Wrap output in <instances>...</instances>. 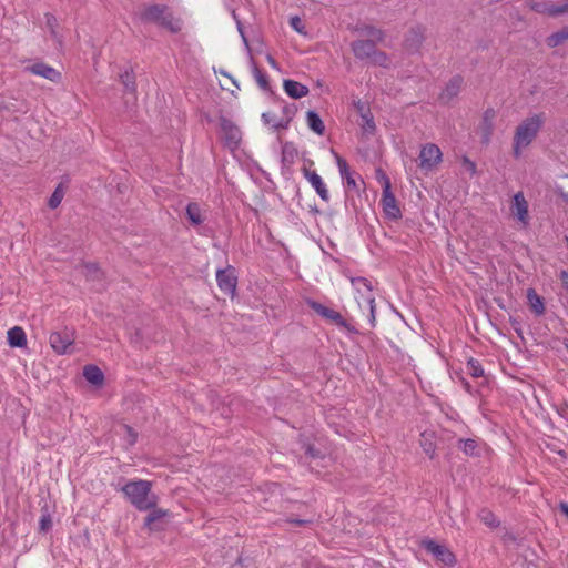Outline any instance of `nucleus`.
I'll return each mask as SVG.
<instances>
[{"instance_id":"obj_51","label":"nucleus","mask_w":568,"mask_h":568,"mask_svg":"<svg viewBox=\"0 0 568 568\" xmlns=\"http://www.w3.org/2000/svg\"><path fill=\"white\" fill-rule=\"evenodd\" d=\"M341 327L346 329L351 334H357L358 333V331L354 326L349 325L347 322H346L345 326H341Z\"/></svg>"},{"instance_id":"obj_45","label":"nucleus","mask_w":568,"mask_h":568,"mask_svg":"<svg viewBox=\"0 0 568 568\" xmlns=\"http://www.w3.org/2000/svg\"><path fill=\"white\" fill-rule=\"evenodd\" d=\"M282 110H283L282 118L288 119V123H290L294 115V108L290 106V105H284Z\"/></svg>"},{"instance_id":"obj_35","label":"nucleus","mask_w":568,"mask_h":568,"mask_svg":"<svg viewBox=\"0 0 568 568\" xmlns=\"http://www.w3.org/2000/svg\"><path fill=\"white\" fill-rule=\"evenodd\" d=\"M467 369H468V373L473 376V377H480L484 375V368L481 366V364L475 359V358H469L468 362H467Z\"/></svg>"},{"instance_id":"obj_17","label":"nucleus","mask_w":568,"mask_h":568,"mask_svg":"<svg viewBox=\"0 0 568 568\" xmlns=\"http://www.w3.org/2000/svg\"><path fill=\"white\" fill-rule=\"evenodd\" d=\"M283 88L285 93L293 99H301L310 92L306 85L294 80H284Z\"/></svg>"},{"instance_id":"obj_44","label":"nucleus","mask_w":568,"mask_h":568,"mask_svg":"<svg viewBox=\"0 0 568 568\" xmlns=\"http://www.w3.org/2000/svg\"><path fill=\"white\" fill-rule=\"evenodd\" d=\"M463 165L465 166V169L467 171H469L471 174H475L476 173V164L474 161H471L470 159H468L467 156H464L463 158Z\"/></svg>"},{"instance_id":"obj_34","label":"nucleus","mask_w":568,"mask_h":568,"mask_svg":"<svg viewBox=\"0 0 568 568\" xmlns=\"http://www.w3.org/2000/svg\"><path fill=\"white\" fill-rule=\"evenodd\" d=\"M63 196H64V190H63V186L60 184L57 186V189L51 194V196L48 201L49 207L57 209L61 204Z\"/></svg>"},{"instance_id":"obj_1","label":"nucleus","mask_w":568,"mask_h":568,"mask_svg":"<svg viewBox=\"0 0 568 568\" xmlns=\"http://www.w3.org/2000/svg\"><path fill=\"white\" fill-rule=\"evenodd\" d=\"M352 287L354 290V297L362 314H367L368 323L372 328L376 326V305L373 286L366 277H352Z\"/></svg>"},{"instance_id":"obj_14","label":"nucleus","mask_w":568,"mask_h":568,"mask_svg":"<svg viewBox=\"0 0 568 568\" xmlns=\"http://www.w3.org/2000/svg\"><path fill=\"white\" fill-rule=\"evenodd\" d=\"M304 176L306 178V180L310 182V184L312 185V187L316 191L317 195L324 201V202H328L329 201V193H328V190L326 187V184L324 183L323 179L321 178V175H318L315 171H310V170H306L304 172Z\"/></svg>"},{"instance_id":"obj_15","label":"nucleus","mask_w":568,"mask_h":568,"mask_svg":"<svg viewBox=\"0 0 568 568\" xmlns=\"http://www.w3.org/2000/svg\"><path fill=\"white\" fill-rule=\"evenodd\" d=\"M28 70L31 73L48 79L52 82H59L61 79V73L45 63H34L33 65L29 67Z\"/></svg>"},{"instance_id":"obj_46","label":"nucleus","mask_w":568,"mask_h":568,"mask_svg":"<svg viewBox=\"0 0 568 568\" xmlns=\"http://www.w3.org/2000/svg\"><path fill=\"white\" fill-rule=\"evenodd\" d=\"M547 16H549V17L560 16V10H559L558 4H548Z\"/></svg>"},{"instance_id":"obj_7","label":"nucleus","mask_w":568,"mask_h":568,"mask_svg":"<svg viewBox=\"0 0 568 568\" xmlns=\"http://www.w3.org/2000/svg\"><path fill=\"white\" fill-rule=\"evenodd\" d=\"M383 179L382 205L384 213L390 219H398L400 216V210L397 206L394 194L392 193L389 179L387 176H383Z\"/></svg>"},{"instance_id":"obj_22","label":"nucleus","mask_w":568,"mask_h":568,"mask_svg":"<svg viewBox=\"0 0 568 568\" xmlns=\"http://www.w3.org/2000/svg\"><path fill=\"white\" fill-rule=\"evenodd\" d=\"M463 84V78L462 77H454L450 79V81L446 84L443 93L442 99L450 100L454 97H456L462 88Z\"/></svg>"},{"instance_id":"obj_48","label":"nucleus","mask_w":568,"mask_h":568,"mask_svg":"<svg viewBox=\"0 0 568 568\" xmlns=\"http://www.w3.org/2000/svg\"><path fill=\"white\" fill-rule=\"evenodd\" d=\"M494 116H495V112H494L493 110H487V111L485 112V114H484V121H485L486 123H488V130H490V126H491V124H490V123H491V121H493Z\"/></svg>"},{"instance_id":"obj_5","label":"nucleus","mask_w":568,"mask_h":568,"mask_svg":"<svg viewBox=\"0 0 568 568\" xmlns=\"http://www.w3.org/2000/svg\"><path fill=\"white\" fill-rule=\"evenodd\" d=\"M528 202L524 196L523 192H517L513 196V201L510 204V212L514 219L520 224L523 229H526L529 225V211H528Z\"/></svg>"},{"instance_id":"obj_30","label":"nucleus","mask_w":568,"mask_h":568,"mask_svg":"<svg viewBox=\"0 0 568 568\" xmlns=\"http://www.w3.org/2000/svg\"><path fill=\"white\" fill-rule=\"evenodd\" d=\"M44 18H45V26L49 29L52 38L57 41L58 44H61L62 41H61V38H60V36H59V33L57 31V28H58V20H57V18L53 14H51V13H47L44 16Z\"/></svg>"},{"instance_id":"obj_19","label":"nucleus","mask_w":568,"mask_h":568,"mask_svg":"<svg viewBox=\"0 0 568 568\" xmlns=\"http://www.w3.org/2000/svg\"><path fill=\"white\" fill-rule=\"evenodd\" d=\"M8 342L12 347H24L27 345V336L24 331L14 326L8 331Z\"/></svg>"},{"instance_id":"obj_32","label":"nucleus","mask_w":568,"mask_h":568,"mask_svg":"<svg viewBox=\"0 0 568 568\" xmlns=\"http://www.w3.org/2000/svg\"><path fill=\"white\" fill-rule=\"evenodd\" d=\"M567 39H568V29H562V30L549 36L547 39V43L549 47L555 48V47L560 45Z\"/></svg>"},{"instance_id":"obj_12","label":"nucleus","mask_w":568,"mask_h":568,"mask_svg":"<svg viewBox=\"0 0 568 568\" xmlns=\"http://www.w3.org/2000/svg\"><path fill=\"white\" fill-rule=\"evenodd\" d=\"M52 349L60 355L67 354L72 346L73 339L67 332H53L49 337Z\"/></svg>"},{"instance_id":"obj_2","label":"nucleus","mask_w":568,"mask_h":568,"mask_svg":"<svg viewBox=\"0 0 568 568\" xmlns=\"http://www.w3.org/2000/svg\"><path fill=\"white\" fill-rule=\"evenodd\" d=\"M545 119L542 114H534L525 119L516 129L514 135L513 153L515 158H520L525 150L537 136Z\"/></svg>"},{"instance_id":"obj_3","label":"nucleus","mask_w":568,"mask_h":568,"mask_svg":"<svg viewBox=\"0 0 568 568\" xmlns=\"http://www.w3.org/2000/svg\"><path fill=\"white\" fill-rule=\"evenodd\" d=\"M121 490L139 510H149L156 505V497L151 493V483L148 480H131Z\"/></svg>"},{"instance_id":"obj_37","label":"nucleus","mask_w":568,"mask_h":568,"mask_svg":"<svg viewBox=\"0 0 568 568\" xmlns=\"http://www.w3.org/2000/svg\"><path fill=\"white\" fill-rule=\"evenodd\" d=\"M371 61L374 64H377L381 67H387V64H388L387 55L385 53L376 51V50H375L374 54L371 57Z\"/></svg>"},{"instance_id":"obj_20","label":"nucleus","mask_w":568,"mask_h":568,"mask_svg":"<svg viewBox=\"0 0 568 568\" xmlns=\"http://www.w3.org/2000/svg\"><path fill=\"white\" fill-rule=\"evenodd\" d=\"M527 298L534 313L538 316L545 313L544 300L536 293L534 288H528Z\"/></svg>"},{"instance_id":"obj_6","label":"nucleus","mask_w":568,"mask_h":568,"mask_svg":"<svg viewBox=\"0 0 568 568\" xmlns=\"http://www.w3.org/2000/svg\"><path fill=\"white\" fill-rule=\"evenodd\" d=\"M442 151L438 145L434 143H427L420 149L419 153V166L422 170L432 171L442 161Z\"/></svg>"},{"instance_id":"obj_36","label":"nucleus","mask_w":568,"mask_h":568,"mask_svg":"<svg viewBox=\"0 0 568 568\" xmlns=\"http://www.w3.org/2000/svg\"><path fill=\"white\" fill-rule=\"evenodd\" d=\"M429 436H430L429 434L423 433L420 445H422L425 454L428 455L430 458H433L435 456L436 448H435L434 443L430 439H428Z\"/></svg>"},{"instance_id":"obj_4","label":"nucleus","mask_w":568,"mask_h":568,"mask_svg":"<svg viewBox=\"0 0 568 568\" xmlns=\"http://www.w3.org/2000/svg\"><path fill=\"white\" fill-rule=\"evenodd\" d=\"M141 19L145 22H153L171 32H178L181 29L180 21L174 19L168 7L153 4L146 7L141 13Z\"/></svg>"},{"instance_id":"obj_50","label":"nucleus","mask_w":568,"mask_h":568,"mask_svg":"<svg viewBox=\"0 0 568 568\" xmlns=\"http://www.w3.org/2000/svg\"><path fill=\"white\" fill-rule=\"evenodd\" d=\"M368 34H369V36H372V37H373L374 39H376V40H381V39H382V37H383L382 31H381V30H378V29H374V28H372V29L369 30Z\"/></svg>"},{"instance_id":"obj_38","label":"nucleus","mask_w":568,"mask_h":568,"mask_svg":"<svg viewBox=\"0 0 568 568\" xmlns=\"http://www.w3.org/2000/svg\"><path fill=\"white\" fill-rule=\"evenodd\" d=\"M39 526H40L41 531H43V532L49 531L52 527L51 516L49 514H42L40 517Z\"/></svg>"},{"instance_id":"obj_10","label":"nucleus","mask_w":568,"mask_h":568,"mask_svg":"<svg viewBox=\"0 0 568 568\" xmlns=\"http://www.w3.org/2000/svg\"><path fill=\"white\" fill-rule=\"evenodd\" d=\"M424 548L430 552L438 561L443 562L446 566H453L456 561L454 554L434 540L424 541Z\"/></svg>"},{"instance_id":"obj_49","label":"nucleus","mask_w":568,"mask_h":568,"mask_svg":"<svg viewBox=\"0 0 568 568\" xmlns=\"http://www.w3.org/2000/svg\"><path fill=\"white\" fill-rule=\"evenodd\" d=\"M266 61L268 62L270 67L274 70H280L278 63L275 61V59L271 55H266Z\"/></svg>"},{"instance_id":"obj_13","label":"nucleus","mask_w":568,"mask_h":568,"mask_svg":"<svg viewBox=\"0 0 568 568\" xmlns=\"http://www.w3.org/2000/svg\"><path fill=\"white\" fill-rule=\"evenodd\" d=\"M308 305L318 315H321L322 317H324L326 320L332 321L337 326H345L346 325V321L343 318L341 313L334 311L333 308H329V307H327V306H325V305H323V304H321V303H318L316 301H311L308 303Z\"/></svg>"},{"instance_id":"obj_25","label":"nucleus","mask_w":568,"mask_h":568,"mask_svg":"<svg viewBox=\"0 0 568 568\" xmlns=\"http://www.w3.org/2000/svg\"><path fill=\"white\" fill-rule=\"evenodd\" d=\"M251 68H252L253 77H254L256 83L258 84V87L263 91H268L270 90L268 78H267L266 73H264L262 70H260L257 68L255 61L252 58H251Z\"/></svg>"},{"instance_id":"obj_39","label":"nucleus","mask_w":568,"mask_h":568,"mask_svg":"<svg viewBox=\"0 0 568 568\" xmlns=\"http://www.w3.org/2000/svg\"><path fill=\"white\" fill-rule=\"evenodd\" d=\"M290 26L298 33L304 34V24L300 17L295 16L290 19Z\"/></svg>"},{"instance_id":"obj_52","label":"nucleus","mask_w":568,"mask_h":568,"mask_svg":"<svg viewBox=\"0 0 568 568\" xmlns=\"http://www.w3.org/2000/svg\"><path fill=\"white\" fill-rule=\"evenodd\" d=\"M558 7L560 10V14L568 13V2H566L564 4H558Z\"/></svg>"},{"instance_id":"obj_26","label":"nucleus","mask_w":568,"mask_h":568,"mask_svg":"<svg viewBox=\"0 0 568 568\" xmlns=\"http://www.w3.org/2000/svg\"><path fill=\"white\" fill-rule=\"evenodd\" d=\"M423 39H424L423 30H422V28L417 27V28H413L409 31L406 42H407L408 48L417 49L420 45Z\"/></svg>"},{"instance_id":"obj_40","label":"nucleus","mask_w":568,"mask_h":568,"mask_svg":"<svg viewBox=\"0 0 568 568\" xmlns=\"http://www.w3.org/2000/svg\"><path fill=\"white\" fill-rule=\"evenodd\" d=\"M121 428L126 434L128 445L131 446V445L135 444L136 437H138L136 433H134V430L131 427L126 426V425H123Z\"/></svg>"},{"instance_id":"obj_28","label":"nucleus","mask_w":568,"mask_h":568,"mask_svg":"<svg viewBox=\"0 0 568 568\" xmlns=\"http://www.w3.org/2000/svg\"><path fill=\"white\" fill-rule=\"evenodd\" d=\"M120 79L125 90L129 92L135 91V77L131 69H125L121 74Z\"/></svg>"},{"instance_id":"obj_54","label":"nucleus","mask_w":568,"mask_h":568,"mask_svg":"<svg viewBox=\"0 0 568 568\" xmlns=\"http://www.w3.org/2000/svg\"><path fill=\"white\" fill-rule=\"evenodd\" d=\"M221 74H223V75H225V77L230 78V79L232 80L233 84H234V85H236V88H239V84L236 83V81H235V80H234V79H233V78H232V77H231L226 71H223V70H222V71H221Z\"/></svg>"},{"instance_id":"obj_31","label":"nucleus","mask_w":568,"mask_h":568,"mask_svg":"<svg viewBox=\"0 0 568 568\" xmlns=\"http://www.w3.org/2000/svg\"><path fill=\"white\" fill-rule=\"evenodd\" d=\"M362 116V130L365 134H373L375 132V122L372 113L369 111L363 112Z\"/></svg>"},{"instance_id":"obj_23","label":"nucleus","mask_w":568,"mask_h":568,"mask_svg":"<svg viewBox=\"0 0 568 568\" xmlns=\"http://www.w3.org/2000/svg\"><path fill=\"white\" fill-rule=\"evenodd\" d=\"M306 121H307L308 128L313 132L317 133L318 135L324 134L325 125H324L322 119L320 118V115L315 111H313V110L307 111Z\"/></svg>"},{"instance_id":"obj_43","label":"nucleus","mask_w":568,"mask_h":568,"mask_svg":"<svg viewBox=\"0 0 568 568\" xmlns=\"http://www.w3.org/2000/svg\"><path fill=\"white\" fill-rule=\"evenodd\" d=\"M233 17H234V19L236 21V27H237L239 33H240V36H241V38L243 40V43H244L245 48L247 50H250L248 41H247V38L245 37L243 26H242L241 21L236 18L235 14H233Z\"/></svg>"},{"instance_id":"obj_53","label":"nucleus","mask_w":568,"mask_h":568,"mask_svg":"<svg viewBox=\"0 0 568 568\" xmlns=\"http://www.w3.org/2000/svg\"><path fill=\"white\" fill-rule=\"evenodd\" d=\"M560 509L568 517V504L562 503Z\"/></svg>"},{"instance_id":"obj_42","label":"nucleus","mask_w":568,"mask_h":568,"mask_svg":"<svg viewBox=\"0 0 568 568\" xmlns=\"http://www.w3.org/2000/svg\"><path fill=\"white\" fill-rule=\"evenodd\" d=\"M162 516L163 513L161 510L152 511L151 514L148 515L145 519V525L151 528L152 524Z\"/></svg>"},{"instance_id":"obj_41","label":"nucleus","mask_w":568,"mask_h":568,"mask_svg":"<svg viewBox=\"0 0 568 568\" xmlns=\"http://www.w3.org/2000/svg\"><path fill=\"white\" fill-rule=\"evenodd\" d=\"M529 8L535 12L547 14L548 4L545 2H531Z\"/></svg>"},{"instance_id":"obj_11","label":"nucleus","mask_w":568,"mask_h":568,"mask_svg":"<svg viewBox=\"0 0 568 568\" xmlns=\"http://www.w3.org/2000/svg\"><path fill=\"white\" fill-rule=\"evenodd\" d=\"M332 153L335 158L336 165L338 168L345 187H347L348 190L358 191L359 187L357 184L356 175L354 172L349 170L347 162L343 158H341L334 150H332Z\"/></svg>"},{"instance_id":"obj_8","label":"nucleus","mask_w":568,"mask_h":568,"mask_svg":"<svg viewBox=\"0 0 568 568\" xmlns=\"http://www.w3.org/2000/svg\"><path fill=\"white\" fill-rule=\"evenodd\" d=\"M216 282L219 288L223 293L230 296H233L235 294L237 278L232 266H227L224 270H219L216 272Z\"/></svg>"},{"instance_id":"obj_16","label":"nucleus","mask_w":568,"mask_h":568,"mask_svg":"<svg viewBox=\"0 0 568 568\" xmlns=\"http://www.w3.org/2000/svg\"><path fill=\"white\" fill-rule=\"evenodd\" d=\"M352 49L356 58L364 60L371 59L376 50V47L373 40H358L352 44Z\"/></svg>"},{"instance_id":"obj_27","label":"nucleus","mask_w":568,"mask_h":568,"mask_svg":"<svg viewBox=\"0 0 568 568\" xmlns=\"http://www.w3.org/2000/svg\"><path fill=\"white\" fill-rule=\"evenodd\" d=\"M478 517L486 526L490 528H497L500 524L495 514L487 508L481 509L478 513Z\"/></svg>"},{"instance_id":"obj_9","label":"nucleus","mask_w":568,"mask_h":568,"mask_svg":"<svg viewBox=\"0 0 568 568\" xmlns=\"http://www.w3.org/2000/svg\"><path fill=\"white\" fill-rule=\"evenodd\" d=\"M221 134L225 145L234 150L239 146L242 133L240 129L226 119L221 120Z\"/></svg>"},{"instance_id":"obj_24","label":"nucleus","mask_w":568,"mask_h":568,"mask_svg":"<svg viewBox=\"0 0 568 568\" xmlns=\"http://www.w3.org/2000/svg\"><path fill=\"white\" fill-rule=\"evenodd\" d=\"M458 447L464 454L468 456L479 455V444L478 440L474 438L459 439Z\"/></svg>"},{"instance_id":"obj_21","label":"nucleus","mask_w":568,"mask_h":568,"mask_svg":"<svg viewBox=\"0 0 568 568\" xmlns=\"http://www.w3.org/2000/svg\"><path fill=\"white\" fill-rule=\"evenodd\" d=\"M83 376L93 385H101L104 379L102 371L94 365H87L83 368Z\"/></svg>"},{"instance_id":"obj_29","label":"nucleus","mask_w":568,"mask_h":568,"mask_svg":"<svg viewBox=\"0 0 568 568\" xmlns=\"http://www.w3.org/2000/svg\"><path fill=\"white\" fill-rule=\"evenodd\" d=\"M186 215L192 224L200 225L203 222L201 209L196 203H190L186 206Z\"/></svg>"},{"instance_id":"obj_18","label":"nucleus","mask_w":568,"mask_h":568,"mask_svg":"<svg viewBox=\"0 0 568 568\" xmlns=\"http://www.w3.org/2000/svg\"><path fill=\"white\" fill-rule=\"evenodd\" d=\"M262 121L264 124L271 126L274 131L286 129L288 126V119L277 116L273 112L262 113Z\"/></svg>"},{"instance_id":"obj_55","label":"nucleus","mask_w":568,"mask_h":568,"mask_svg":"<svg viewBox=\"0 0 568 568\" xmlns=\"http://www.w3.org/2000/svg\"><path fill=\"white\" fill-rule=\"evenodd\" d=\"M283 155H286V146L283 149Z\"/></svg>"},{"instance_id":"obj_47","label":"nucleus","mask_w":568,"mask_h":568,"mask_svg":"<svg viewBox=\"0 0 568 568\" xmlns=\"http://www.w3.org/2000/svg\"><path fill=\"white\" fill-rule=\"evenodd\" d=\"M559 280L561 281L562 287L568 293V271H561L559 273Z\"/></svg>"},{"instance_id":"obj_33","label":"nucleus","mask_w":568,"mask_h":568,"mask_svg":"<svg viewBox=\"0 0 568 568\" xmlns=\"http://www.w3.org/2000/svg\"><path fill=\"white\" fill-rule=\"evenodd\" d=\"M304 462L311 467V469H314L318 465L317 459H322V456L320 455V452H317L314 447L307 446L304 455Z\"/></svg>"}]
</instances>
